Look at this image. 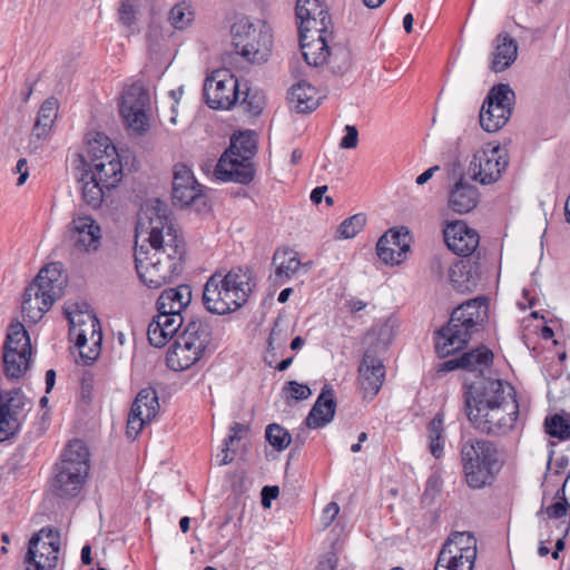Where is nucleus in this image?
<instances>
[{
	"mask_svg": "<svg viewBox=\"0 0 570 570\" xmlns=\"http://www.w3.org/2000/svg\"><path fill=\"white\" fill-rule=\"evenodd\" d=\"M338 513H340V505L336 502H330L323 509V521H325L323 525L327 527L330 523H332Z\"/></svg>",
	"mask_w": 570,
	"mask_h": 570,
	"instance_id": "63",
	"label": "nucleus"
},
{
	"mask_svg": "<svg viewBox=\"0 0 570 570\" xmlns=\"http://www.w3.org/2000/svg\"><path fill=\"white\" fill-rule=\"evenodd\" d=\"M191 302V288L187 284L163 291L157 299V309L179 313Z\"/></svg>",
	"mask_w": 570,
	"mask_h": 570,
	"instance_id": "29",
	"label": "nucleus"
},
{
	"mask_svg": "<svg viewBox=\"0 0 570 570\" xmlns=\"http://www.w3.org/2000/svg\"><path fill=\"white\" fill-rule=\"evenodd\" d=\"M149 100L148 89L140 81L129 85L122 91L120 115L127 127L137 134L145 132L149 127L147 115Z\"/></svg>",
	"mask_w": 570,
	"mask_h": 570,
	"instance_id": "14",
	"label": "nucleus"
},
{
	"mask_svg": "<svg viewBox=\"0 0 570 570\" xmlns=\"http://www.w3.org/2000/svg\"><path fill=\"white\" fill-rule=\"evenodd\" d=\"M460 455L466 484L473 490L492 485L503 466L497 445L485 439L462 440Z\"/></svg>",
	"mask_w": 570,
	"mask_h": 570,
	"instance_id": "4",
	"label": "nucleus"
},
{
	"mask_svg": "<svg viewBox=\"0 0 570 570\" xmlns=\"http://www.w3.org/2000/svg\"><path fill=\"white\" fill-rule=\"evenodd\" d=\"M358 380L364 396H375L382 387L385 367L372 350H366L358 368Z\"/></svg>",
	"mask_w": 570,
	"mask_h": 570,
	"instance_id": "24",
	"label": "nucleus"
},
{
	"mask_svg": "<svg viewBox=\"0 0 570 570\" xmlns=\"http://www.w3.org/2000/svg\"><path fill=\"white\" fill-rule=\"evenodd\" d=\"M136 2L137 0H120L118 10L119 21L125 26H131L136 20Z\"/></svg>",
	"mask_w": 570,
	"mask_h": 570,
	"instance_id": "55",
	"label": "nucleus"
},
{
	"mask_svg": "<svg viewBox=\"0 0 570 570\" xmlns=\"http://www.w3.org/2000/svg\"><path fill=\"white\" fill-rule=\"evenodd\" d=\"M409 238V230L404 227L401 229H390L376 243L379 258L390 265L402 263L410 250Z\"/></svg>",
	"mask_w": 570,
	"mask_h": 570,
	"instance_id": "22",
	"label": "nucleus"
},
{
	"mask_svg": "<svg viewBox=\"0 0 570 570\" xmlns=\"http://www.w3.org/2000/svg\"><path fill=\"white\" fill-rule=\"evenodd\" d=\"M69 321V334L75 338L80 357L86 364L97 360L100 354L102 332L99 320L91 312H83L79 305L66 308Z\"/></svg>",
	"mask_w": 570,
	"mask_h": 570,
	"instance_id": "9",
	"label": "nucleus"
},
{
	"mask_svg": "<svg viewBox=\"0 0 570 570\" xmlns=\"http://www.w3.org/2000/svg\"><path fill=\"white\" fill-rule=\"evenodd\" d=\"M87 157L89 163H95L96 158H100L104 155H116V148L110 142V139L101 132H95L94 137L89 138L87 141L86 153H81Z\"/></svg>",
	"mask_w": 570,
	"mask_h": 570,
	"instance_id": "40",
	"label": "nucleus"
},
{
	"mask_svg": "<svg viewBox=\"0 0 570 570\" xmlns=\"http://www.w3.org/2000/svg\"><path fill=\"white\" fill-rule=\"evenodd\" d=\"M436 563L443 564L450 570H472L474 561H466L464 554L458 549L442 548L439 552Z\"/></svg>",
	"mask_w": 570,
	"mask_h": 570,
	"instance_id": "45",
	"label": "nucleus"
},
{
	"mask_svg": "<svg viewBox=\"0 0 570 570\" xmlns=\"http://www.w3.org/2000/svg\"><path fill=\"white\" fill-rule=\"evenodd\" d=\"M334 46H347L345 38L337 37L333 29V22L327 11L323 9V51Z\"/></svg>",
	"mask_w": 570,
	"mask_h": 570,
	"instance_id": "51",
	"label": "nucleus"
},
{
	"mask_svg": "<svg viewBox=\"0 0 570 570\" xmlns=\"http://www.w3.org/2000/svg\"><path fill=\"white\" fill-rule=\"evenodd\" d=\"M466 415L479 432L493 436L505 435L517 422L519 403L517 400H508L495 405H482L466 410Z\"/></svg>",
	"mask_w": 570,
	"mask_h": 570,
	"instance_id": "10",
	"label": "nucleus"
},
{
	"mask_svg": "<svg viewBox=\"0 0 570 570\" xmlns=\"http://www.w3.org/2000/svg\"><path fill=\"white\" fill-rule=\"evenodd\" d=\"M81 183L82 198L91 208H98L104 198L106 187L95 178L78 180Z\"/></svg>",
	"mask_w": 570,
	"mask_h": 570,
	"instance_id": "47",
	"label": "nucleus"
},
{
	"mask_svg": "<svg viewBox=\"0 0 570 570\" xmlns=\"http://www.w3.org/2000/svg\"><path fill=\"white\" fill-rule=\"evenodd\" d=\"M179 335L204 354L212 340V330L205 321L190 318Z\"/></svg>",
	"mask_w": 570,
	"mask_h": 570,
	"instance_id": "32",
	"label": "nucleus"
},
{
	"mask_svg": "<svg viewBox=\"0 0 570 570\" xmlns=\"http://www.w3.org/2000/svg\"><path fill=\"white\" fill-rule=\"evenodd\" d=\"M67 283L60 263H51L40 269L36 279L23 293L21 309L24 318L37 323L49 311L52 304L61 297Z\"/></svg>",
	"mask_w": 570,
	"mask_h": 570,
	"instance_id": "5",
	"label": "nucleus"
},
{
	"mask_svg": "<svg viewBox=\"0 0 570 570\" xmlns=\"http://www.w3.org/2000/svg\"><path fill=\"white\" fill-rule=\"evenodd\" d=\"M242 85L227 70H216L204 82V97L212 109H229L240 96Z\"/></svg>",
	"mask_w": 570,
	"mask_h": 570,
	"instance_id": "16",
	"label": "nucleus"
},
{
	"mask_svg": "<svg viewBox=\"0 0 570 570\" xmlns=\"http://www.w3.org/2000/svg\"><path fill=\"white\" fill-rule=\"evenodd\" d=\"M317 94L316 87L305 81H299L291 88L288 99L297 112H309L320 105L321 97Z\"/></svg>",
	"mask_w": 570,
	"mask_h": 570,
	"instance_id": "30",
	"label": "nucleus"
},
{
	"mask_svg": "<svg viewBox=\"0 0 570 570\" xmlns=\"http://www.w3.org/2000/svg\"><path fill=\"white\" fill-rule=\"evenodd\" d=\"M184 324V317L179 313L158 311L148 326V341L155 347L165 346Z\"/></svg>",
	"mask_w": 570,
	"mask_h": 570,
	"instance_id": "23",
	"label": "nucleus"
},
{
	"mask_svg": "<svg viewBox=\"0 0 570 570\" xmlns=\"http://www.w3.org/2000/svg\"><path fill=\"white\" fill-rule=\"evenodd\" d=\"M490 69L502 72L508 69L518 57V43L507 33H499L495 38Z\"/></svg>",
	"mask_w": 570,
	"mask_h": 570,
	"instance_id": "28",
	"label": "nucleus"
},
{
	"mask_svg": "<svg viewBox=\"0 0 570 570\" xmlns=\"http://www.w3.org/2000/svg\"><path fill=\"white\" fill-rule=\"evenodd\" d=\"M142 400L148 401V394L140 395V397L135 399L128 415L126 434L131 440H135L142 430L145 423L151 420L142 416L141 412L139 411V404L142 402ZM149 400L153 401L154 399L149 397Z\"/></svg>",
	"mask_w": 570,
	"mask_h": 570,
	"instance_id": "43",
	"label": "nucleus"
},
{
	"mask_svg": "<svg viewBox=\"0 0 570 570\" xmlns=\"http://www.w3.org/2000/svg\"><path fill=\"white\" fill-rule=\"evenodd\" d=\"M89 452L80 440L70 441L56 464L51 482L53 493L60 498L77 497L89 473Z\"/></svg>",
	"mask_w": 570,
	"mask_h": 570,
	"instance_id": "6",
	"label": "nucleus"
},
{
	"mask_svg": "<svg viewBox=\"0 0 570 570\" xmlns=\"http://www.w3.org/2000/svg\"><path fill=\"white\" fill-rule=\"evenodd\" d=\"M31 353L3 352V372L9 380H19L29 370Z\"/></svg>",
	"mask_w": 570,
	"mask_h": 570,
	"instance_id": "36",
	"label": "nucleus"
},
{
	"mask_svg": "<svg viewBox=\"0 0 570 570\" xmlns=\"http://www.w3.org/2000/svg\"><path fill=\"white\" fill-rule=\"evenodd\" d=\"M377 338L386 347L392 340V326L389 323H384L377 330Z\"/></svg>",
	"mask_w": 570,
	"mask_h": 570,
	"instance_id": "64",
	"label": "nucleus"
},
{
	"mask_svg": "<svg viewBox=\"0 0 570 570\" xmlns=\"http://www.w3.org/2000/svg\"><path fill=\"white\" fill-rule=\"evenodd\" d=\"M466 361H468V358L462 357V355H460L459 357H454V358L444 361L443 363H441L439 365L438 373H446V372H451V371H454L458 368L464 370L463 363Z\"/></svg>",
	"mask_w": 570,
	"mask_h": 570,
	"instance_id": "61",
	"label": "nucleus"
},
{
	"mask_svg": "<svg viewBox=\"0 0 570 570\" xmlns=\"http://www.w3.org/2000/svg\"><path fill=\"white\" fill-rule=\"evenodd\" d=\"M514 98V91L508 83H499L490 89L483 104H492L503 109H512Z\"/></svg>",
	"mask_w": 570,
	"mask_h": 570,
	"instance_id": "44",
	"label": "nucleus"
},
{
	"mask_svg": "<svg viewBox=\"0 0 570 570\" xmlns=\"http://www.w3.org/2000/svg\"><path fill=\"white\" fill-rule=\"evenodd\" d=\"M173 200L181 207L193 206L197 212L207 208V198L203 195L202 186L185 164L174 167Z\"/></svg>",
	"mask_w": 570,
	"mask_h": 570,
	"instance_id": "19",
	"label": "nucleus"
},
{
	"mask_svg": "<svg viewBox=\"0 0 570 570\" xmlns=\"http://www.w3.org/2000/svg\"><path fill=\"white\" fill-rule=\"evenodd\" d=\"M232 43L248 62H265L272 51L271 28L263 21L253 22L248 17L238 18L232 26Z\"/></svg>",
	"mask_w": 570,
	"mask_h": 570,
	"instance_id": "7",
	"label": "nucleus"
},
{
	"mask_svg": "<svg viewBox=\"0 0 570 570\" xmlns=\"http://www.w3.org/2000/svg\"><path fill=\"white\" fill-rule=\"evenodd\" d=\"M358 131L355 126L347 125L345 127V135L341 139L340 147L343 149H352L357 146Z\"/></svg>",
	"mask_w": 570,
	"mask_h": 570,
	"instance_id": "58",
	"label": "nucleus"
},
{
	"mask_svg": "<svg viewBox=\"0 0 570 570\" xmlns=\"http://www.w3.org/2000/svg\"><path fill=\"white\" fill-rule=\"evenodd\" d=\"M252 291L250 271L233 267L225 275L215 273L208 278L203 291V304L209 313L225 315L242 307Z\"/></svg>",
	"mask_w": 570,
	"mask_h": 570,
	"instance_id": "3",
	"label": "nucleus"
},
{
	"mask_svg": "<svg viewBox=\"0 0 570 570\" xmlns=\"http://www.w3.org/2000/svg\"><path fill=\"white\" fill-rule=\"evenodd\" d=\"M275 265L274 282L283 284L288 281L301 266L297 253L292 249H277L273 256Z\"/></svg>",
	"mask_w": 570,
	"mask_h": 570,
	"instance_id": "31",
	"label": "nucleus"
},
{
	"mask_svg": "<svg viewBox=\"0 0 570 570\" xmlns=\"http://www.w3.org/2000/svg\"><path fill=\"white\" fill-rule=\"evenodd\" d=\"M508 166L507 154L500 146L478 150L470 163L469 173L474 180L490 185L501 178Z\"/></svg>",
	"mask_w": 570,
	"mask_h": 570,
	"instance_id": "18",
	"label": "nucleus"
},
{
	"mask_svg": "<svg viewBox=\"0 0 570 570\" xmlns=\"http://www.w3.org/2000/svg\"><path fill=\"white\" fill-rule=\"evenodd\" d=\"M255 149L256 142L252 135L240 134L232 139L230 147L220 156L215 166L214 177L216 180L249 184L255 175L249 160Z\"/></svg>",
	"mask_w": 570,
	"mask_h": 570,
	"instance_id": "8",
	"label": "nucleus"
},
{
	"mask_svg": "<svg viewBox=\"0 0 570 570\" xmlns=\"http://www.w3.org/2000/svg\"><path fill=\"white\" fill-rule=\"evenodd\" d=\"M547 434L564 441L570 438V423L559 414L548 416L544 421Z\"/></svg>",
	"mask_w": 570,
	"mask_h": 570,
	"instance_id": "48",
	"label": "nucleus"
},
{
	"mask_svg": "<svg viewBox=\"0 0 570 570\" xmlns=\"http://www.w3.org/2000/svg\"><path fill=\"white\" fill-rule=\"evenodd\" d=\"M245 90L240 89V95H244L239 101L244 111L252 116L262 114L265 107V95L261 89L248 87L247 83L243 85Z\"/></svg>",
	"mask_w": 570,
	"mask_h": 570,
	"instance_id": "42",
	"label": "nucleus"
},
{
	"mask_svg": "<svg viewBox=\"0 0 570 570\" xmlns=\"http://www.w3.org/2000/svg\"><path fill=\"white\" fill-rule=\"evenodd\" d=\"M443 237L448 248L462 258L481 254L479 234L462 220L448 223L443 229Z\"/></svg>",
	"mask_w": 570,
	"mask_h": 570,
	"instance_id": "20",
	"label": "nucleus"
},
{
	"mask_svg": "<svg viewBox=\"0 0 570 570\" xmlns=\"http://www.w3.org/2000/svg\"><path fill=\"white\" fill-rule=\"evenodd\" d=\"M482 254L458 259L449 267V278L452 287L461 294H470L478 288L481 281Z\"/></svg>",
	"mask_w": 570,
	"mask_h": 570,
	"instance_id": "21",
	"label": "nucleus"
},
{
	"mask_svg": "<svg viewBox=\"0 0 570 570\" xmlns=\"http://www.w3.org/2000/svg\"><path fill=\"white\" fill-rule=\"evenodd\" d=\"M247 432H248L247 425H245L243 423L234 422L229 426V434L224 440V445H226L227 448L233 446L234 443L240 441L243 439L244 434H246Z\"/></svg>",
	"mask_w": 570,
	"mask_h": 570,
	"instance_id": "57",
	"label": "nucleus"
},
{
	"mask_svg": "<svg viewBox=\"0 0 570 570\" xmlns=\"http://www.w3.org/2000/svg\"><path fill=\"white\" fill-rule=\"evenodd\" d=\"M59 535L51 528H42L29 541L26 561L37 570H52L59 559Z\"/></svg>",
	"mask_w": 570,
	"mask_h": 570,
	"instance_id": "17",
	"label": "nucleus"
},
{
	"mask_svg": "<svg viewBox=\"0 0 570 570\" xmlns=\"http://www.w3.org/2000/svg\"><path fill=\"white\" fill-rule=\"evenodd\" d=\"M296 19L298 22L299 45L304 60L308 66L321 65V29L316 28L321 16V0H297Z\"/></svg>",
	"mask_w": 570,
	"mask_h": 570,
	"instance_id": "11",
	"label": "nucleus"
},
{
	"mask_svg": "<svg viewBox=\"0 0 570 570\" xmlns=\"http://www.w3.org/2000/svg\"><path fill=\"white\" fill-rule=\"evenodd\" d=\"M442 548L458 549L459 552L464 554L466 561H475L476 559V539L470 532L452 533Z\"/></svg>",
	"mask_w": 570,
	"mask_h": 570,
	"instance_id": "38",
	"label": "nucleus"
},
{
	"mask_svg": "<svg viewBox=\"0 0 570 570\" xmlns=\"http://www.w3.org/2000/svg\"><path fill=\"white\" fill-rule=\"evenodd\" d=\"M266 440L273 448L282 451L291 444L292 436L284 428L273 423L266 428Z\"/></svg>",
	"mask_w": 570,
	"mask_h": 570,
	"instance_id": "50",
	"label": "nucleus"
},
{
	"mask_svg": "<svg viewBox=\"0 0 570 570\" xmlns=\"http://www.w3.org/2000/svg\"><path fill=\"white\" fill-rule=\"evenodd\" d=\"M286 343V335L277 326L273 327L268 337V352L276 355L278 350L284 348Z\"/></svg>",
	"mask_w": 570,
	"mask_h": 570,
	"instance_id": "56",
	"label": "nucleus"
},
{
	"mask_svg": "<svg viewBox=\"0 0 570 570\" xmlns=\"http://www.w3.org/2000/svg\"><path fill=\"white\" fill-rule=\"evenodd\" d=\"M336 411L334 391L327 384L323 385V426L332 422Z\"/></svg>",
	"mask_w": 570,
	"mask_h": 570,
	"instance_id": "54",
	"label": "nucleus"
},
{
	"mask_svg": "<svg viewBox=\"0 0 570 570\" xmlns=\"http://www.w3.org/2000/svg\"><path fill=\"white\" fill-rule=\"evenodd\" d=\"M462 357H466L464 362V370L483 372L484 368L489 367L493 362V353L485 346H479L469 352L462 354Z\"/></svg>",
	"mask_w": 570,
	"mask_h": 570,
	"instance_id": "41",
	"label": "nucleus"
},
{
	"mask_svg": "<svg viewBox=\"0 0 570 570\" xmlns=\"http://www.w3.org/2000/svg\"><path fill=\"white\" fill-rule=\"evenodd\" d=\"M203 356L202 350H196L178 335L167 352L166 363L173 371H185L195 365Z\"/></svg>",
	"mask_w": 570,
	"mask_h": 570,
	"instance_id": "26",
	"label": "nucleus"
},
{
	"mask_svg": "<svg viewBox=\"0 0 570 570\" xmlns=\"http://www.w3.org/2000/svg\"><path fill=\"white\" fill-rule=\"evenodd\" d=\"M138 227L148 232L153 253L144 246L136 248L137 274L148 287L159 288L183 271L185 242L170 217L168 205L158 198L145 204Z\"/></svg>",
	"mask_w": 570,
	"mask_h": 570,
	"instance_id": "1",
	"label": "nucleus"
},
{
	"mask_svg": "<svg viewBox=\"0 0 570 570\" xmlns=\"http://www.w3.org/2000/svg\"><path fill=\"white\" fill-rule=\"evenodd\" d=\"M367 217L364 213H357L344 219L336 228L335 239H350L355 237L365 226Z\"/></svg>",
	"mask_w": 570,
	"mask_h": 570,
	"instance_id": "46",
	"label": "nucleus"
},
{
	"mask_svg": "<svg viewBox=\"0 0 570 570\" xmlns=\"http://www.w3.org/2000/svg\"><path fill=\"white\" fill-rule=\"evenodd\" d=\"M32 401L21 389L0 392V442L14 436L21 429Z\"/></svg>",
	"mask_w": 570,
	"mask_h": 570,
	"instance_id": "13",
	"label": "nucleus"
},
{
	"mask_svg": "<svg viewBox=\"0 0 570 570\" xmlns=\"http://www.w3.org/2000/svg\"><path fill=\"white\" fill-rule=\"evenodd\" d=\"M72 235L76 246L85 252H96L100 246V226L89 216L72 220Z\"/></svg>",
	"mask_w": 570,
	"mask_h": 570,
	"instance_id": "25",
	"label": "nucleus"
},
{
	"mask_svg": "<svg viewBox=\"0 0 570 570\" xmlns=\"http://www.w3.org/2000/svg\"><path fill=\"white\" fill-rule=\"evenodd\" d=\"M512 115V109H503L492 104H483L480 110V125L488 132L501 129Z\"/></svg>",
	"mask_w": 570,
	"mask_h": 570,
	"instance_id": "34",
	"label": "nucleus"
},
{
	"mask_svg": "<svg viewBox=\"0 0 570 570\" xmlns=\"http://www.w3.org/2000/svg\"><path fill=\"white\" fill-rule=\"evenodd\" d=\"M429 449L435 459L443 455L444 436V414L439 412L428 424Z\"/></svg>",
	"mask_w": 570,
	"mask_h": 570,
	"instance_id": "37",
	"label": "nucleus"
},
{
	"mask_svg": "<svg viewBox=\"0 0 570 570\" xmlns=\"http://www.w3.org/2000/svg\"><path fill=\"white\" fill-rule=\"evenodd\" d=\"M508 400H517L513 386L491 377H480L464 393L465 411L482 405H495Z\"/></svg>",
	"mask_w": 570,
	"mask_h": 570,
	"instance_id": "15",
	"label": "nucleus"
},
{
	"mask_svg": "<svg viewBox=\"0 0 570 570\" xmlns=\"http://www.w3.org/2000/svg\"><path fill=\"white\" fill-rule=\"evenodd\" d=\"M168 19L175 29L184 30L193 21L194 12L185 2L177 3L169 11Z\"/></svg>",
	"mask_w": 570,
	"mask_h": 570,
	"instance_id": "49",
	"label": "nucleus"
},
{
	"mask_svg": "<svg viewBox=\"0 0 570 570\" xmlns=\"http://www.w3.org/2000/svg\"><path fill=\"white\" fill-rule=\"evenodd\" d=\"M489 305L485 296L462 303L453 309L446 325L442 326L434 337V347L439 357L463 350L472 336L484 328L489 318Z\"/></svg>",
	"mask_w": 570,
	"mask_h": 570,
	"instance_id": "2",
	"label": "nucleus"
},
{
	"mask_svg": "<svg viewBox=\"0 0 570 570\" xmlns=\"http://www.w3.org/2000/svg\"><path fill=\"white\" fill-rule=\"evenodd\" d=\"M57 115V100L53 98L45 100L38 111L37 120L32 129V138H37L38 140L46 139L50 134Z\"/></svg>",
	"mask_w": 570,
	"mask_h": 570,
	"instance_id": "33",
	"label": "nucleus"
},
{
	"mask_svg": "<svg viewBox=\"0 0 570 570\" xmlns=\"http://www.w3.org/2000/svg\"><path fill=\"white\" fill-rule=\"evenodd\" d=\"M4 352L31 353L29 334L21 323L11 324L3 346Z\"/></svg>",
	"mask_w": 570,
	"mask_h": 570,
	"instance_id": "39",
	"label": "nucleus"
},
{
	"mask_svg": "<svg viewBox=\"0 0 570 570\" xmlns=\"http://www.w3.org/2000/svg\"><path fill=\"white\" fill-rule=\"evenodd\" d=\"M262 505L269 508L272 500H275L279 494V489L276 485H266L262 489Z\"/></svg>",
	"mask_w": 570,
	"mask_h": 570,
	"instance_id": "62",
	"label": "nucleus"
},
{
	"mask_svg": "<svg viewBox=\"0 0 570 570\" xmlns=\"http://www.w3.org/2000/svg\"><path fill=\"white\" fill-rule=\"evenodd\" d=\"M568 510H570V504L567 500H563V502H556L549 505L546 509V513L550 519H561L567 515Z\"/></svg>",
	"mask_w": 570,
	"mask_h": 570,
	"instance_id": "60",
	"label": "nucleus"
},
{
	"mask_svg": "<svg viewBox=\"0 0 570 570\" xmlns=\"http://www.w3.org/2000/svg\"><path fill=\"white\" fill-rule=\"evenodd\" d=\"M323 65H326L333 75H343L351 65V52L347 46H334L323 51Z\"/></svg>",
	"mask_w": 570,
	"mask_h": 570,
	"instance_id": "35",
	"label": "nucleus"
},
{
	"mask_svg": "<svg viewBox=\"0 0 570 570\" xmlns=\"http://www.w3.org/2000/svg\"><path fill=\"white\" fill-rule=\"evenodd\" d=\"M71 165L78 180L95 178L107 190L115 188L122 179V165L117 154L100 156L91 164L82 154H75Z\"/></svg>",
	"mask_w": 570,
	"mask_h": 570,
	"instance_id": "12",
	"label": "nucleus"
},
{
	"mask_svg": "<svg viewBox=\"0 0 570 570\" xmlns=\"http://www.w3.org/2000/svg\"><path fill=\"white\" fill-rule=\"evenodd\" d=\"M147 393H148V399L151 397L154 400L153 401L151 400H148V401L142 400V402L139 404V411L141 412L142 416H146L147 419H154L159 409V403H158V397H157L156 391L153 389H144L137 394L136 397H140V395H147Z\"/></svg>",
	"mask_w": 570,
	"mask_h": 570,
	"instance_id": "53",
	"label": "nucleus"
},
{
	"mask_svg": "<svg viewBox=\"0 0 570 570\" xmlns=\"http://www.w3.org/2000/svg\"><path fill=\"white\" fill-rule=\"evenodd\" d=\"M286 403H291V401H303L307 400L312 395V390L309 386L298 383L296 381H288L283 390H282Z\"/></svg>",
	"mask_w": 570,
	"mask_h": 570,
	"instance_id": "52",
	"label": "nucleus"
},
{
	"mask_svg": "<svg viewBox=\"0 0 570 570\" xmlns=\"http://www.w3.org/2000/svg\"><path fill=\"white\" fill-rule=\"evenodd\" d=\"M479 193L475 186L460 178L449 195V207L458 214H466L476 207Z\"/></svg>",
	"mask_w": 570,
	"mask_h": 570,
	"instance_id": "27",
	"label": "nucleus"
},
{
	"mask_svg": "<svg viewBox=\"0 0 570 570\" xmlns=\"http://www.w3.org/2000/svg\"><path fill=\"white\" fill-rule=\"evenodd\" d=\"M307 428L317 429L321 426V394L316 397L309 414L305 420Z\"/></svg>",
	"mask_w": 570,
	"mask_h": 570,
	"instance_id": "59",
	"label": "nucleus"
}]
</instances>
